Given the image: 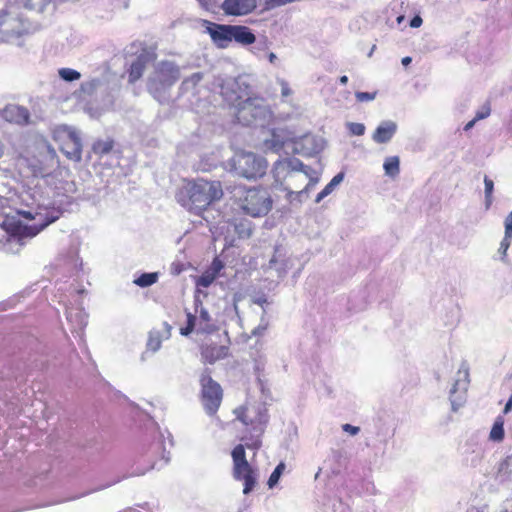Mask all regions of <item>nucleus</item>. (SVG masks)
I'll use <instances>...</instances> for the list:
<instances>
[{
    "mask_svg": "<svg viewBox=\"0 0 512 512\" xmlns=\"http://www.w3.org/2000/svg\"><path fill=\"white\" fill-rule=\"evenodd\" d=\"M273 175L276 185L286 191L289 197H302L318 182L315 171L297 158L277 160Z\"/></svg>",
    "mask_w": 512,
    "mask_h": 512,
    "instance_id": "1",
    "label": "nucleus"
},
{
    "mask_svg": "<svg viewBox=\"0 0 512 512\" xmlns=\"http://www.w3.org/2000/svg\"><path fill=\"white\" fill-rule=\"evenodd\" d=\"M223 196L219 181L197 179L187 182L177 195L178 202L189 212L201 215L214 201Z\"/></svg>",
    "mask_w": 512,
    "mask_h": 512,
    "instance_id": "2",
    "label": "nucleus"
},
{
    "mask_svg": "<svg viewBox=\"0 0 512 512\" xmlns=\"http://www.w3.org/2000/svg\"><path fill=\"white\" fill-rule=\"evenodd\" d=\"M18 213L31 222L26 224H23L21 221L8 223L11 226L9 242L19 243L20 245H23L26 239L36 236L58 218L57 216H49L48 212L45 209H41L39 205L36 210L30 208Z\"/></svg>",
    "mask_w": 512,
    "mask_h": 512,
    "instance_id": "3",
    "label": "nucleus"
},
{
    "mask_svg": "<svg viewBox=\"0 0 512 512\" xmlns=\"http://www.w3.org/2000/svg\"><path fill=\"white\" fill-rule=\"evenodd\" d=\"M32 27L14 0H8L0 10V40L16 42L21 36L30 33Z\"/></svg>",
    "mask_w": 512,
    "mask_h": 512,
    "instance_id": "4",
    "label": "nucleus"
},
{
    "mask_svg": "<svg viewBox=\"0 0 512 512\" xmlns=\"http://www.w3.org/2000/svg\"><path fill=\"white\" fill-rule=\"evenodd\" d=\"M264 147L275 153L283 151L284 154L292 152L304 155H312L321 149L313 135H305L300 140L294 141L286 137L282 130H274L271 137L265 140Z\"/></svg>",
    "mask_w": 512,
    "mask_h": 512,
    "instance_id": "5",
    "label": "nucleus"
},
{
    "mask_svg": "<svg viewBox=\"0 0 512 512\" xmlns=\"http://www.w3.org/2000/svg\"><path fill=\"white\" fill-rule=\"evenodd\" d=\"M180 78V69L172 61H160L155 64L153 72L148 78V91L152 96L162 102L168 91Z\"/></svg>",
    "mask_w": 512,
    "mask_h": 512,
    "instance_id": "6",
    "label": "nucleus"
},
{
    "mask_svg": "<svg viewBox=\"0 0 512 512\" xmlns=\"http://www.w3.org/2000/svg\"><path fill=\"white\" fill-rule=\"evenodd\" d=\"M234 115L239 123L245 126H263L271 117L266 101L250 94L234 107Z\"/></svg>",
    "mask_w": 512,
    "mask_h": 512,
    "instance_id": "7",
    "label": "nucleus"
},
{
    "mask_svg": "<svg viewBox=\"0 0 512 512\" xmlns=\"http://www.w3.org/2000/svg\"><path fill=\"white\" fill-rule=\"evenodd\" d=\"M237 419L245 426H251L250 436H245L243 440H247L248 448L258 449L261 446L260 437L264 432L265 424L268 421L265 408L261 406H246L235 410Z\"/></svg>",
    "mask_w": 512,
    "mask_h": 512,
    "instance_id": "8",
    "label": "nucleus"
},
{
    "mask_svg": "<svg viewBox=\"0 0 512 512\" xmlns=\"http://www.w3.org/2000/svg\"><path fill=\"white\" fill-rule=\"evenodd\" d=\"M228 166L238 176L257 179L266 173L267 161L253 152L237 151L228 161Z\"/></svg>",
    "mask_w": 512,
    "mask_h": 512,
    "instance_id": "9",
    "label": "nucleus"
},
{
    "mask_svg": "<svg viewBox=\"0 0 512 512\" xmlns=\"http://www.w3.org/2000/svg\"><path fill=\"white\" fill-rule=\"evenodd\" d=\"M54 139L60 143L61 151L70 160L78 162L82 158L80 133L72 126L58 125L53 130Z\"/></svg>",
    "mask_w": 512,
    "mask_h": 512,
    "instance_id": "10",
    "label": "nucleus"
},
{
    "mask_svg": "<svg viewBox=\"0 0 512 512\" xmlns=\"http://www.w3.org/2000/svg\"><path fill=\"white\" fill-rule=\"evenodd\" d=\"M218 86L223 100L232 108L249 95L251 88L249 77L245 75L220 79Z\"/></svg>",
    "mask_w": 512,
    "mask_h": 512,
    "instance_id": "11",
    "label": "nucleus"
},
{
    "mask_svg": "<svg viewBox=\"0 0 512 512\" xmlns=\"http://www.w3.org/2000/svg\"><path fill=\"white\" fill-rule=\"evenodd\" d=\"M233 477L244 482L243 493L249 494L256 484V474L246 459L245 448L238 444L232 450Z\"/></svg>",
    "mask_w": 512,
    "mask_h": 512,
    "instance_id": "12",
    "label": "nucleus"
},
{
    "mask_svg": "<svg viewBox=\"0 0 512 512\" xmlns=\"http://www.w3.org/2000/svg\"><path fill=\"white\" fill-rule=\"evenodd\" d=\"M272 207L269 193L264 189H248L241 200V208L252 217L266 215Z\"/></svg>",
    "mask_w": 512,
    "mask_h": 512,
    "instance_id": "13",
    "label": "nucleus"
},
{
    "mask_svg": "<svg viewBox=\"0 0 512 512\" xmlns=\"http://www.w3.org/2000/svg\"><path fill=\"white\" fill-rule=\"evenodd\" d=\"M202 404L209 415L217 412L222 401L221 386L215 382L208 369H205L200 377Z\"/></svg>",
    "mask_w": 512,
    "mask_h": 512,
    "instance_id": "14",
    "label": "nucleus"
},
{
    "mask_svg": "<svg viewBox=\"0 0 512 512\" xmlns=\"http://www.w3.org/2000/svg\"><path fill=\"white\" fill-rule=\"evenodd\" d=\"M468 386V369L465 367H461L459 368L454 377V382L449 392V399L451 403V409L453 412H457L465 404L467 399Z\"/></svg>",
    "mask_w": 512,
    "mask_h": 512,
    "instance_id": "15",
    "label": "nucleus"
},
{
    "mask_svg": "<svg viewBox=\"0 0 512 512\" xmlns=\"http://www.w3.org/2000/svg\"><path fill=\"white\" fill-rule=\"evenodd\" d=\"M204 26L217 46L225 47L228 42H231L232 25L216 24L205 20Z\"/></svg>",
    "mask_w": 512,
    "mask_h": 512,
    "instance_id": "16",
    "label": "nucleus"
},
{
    "mask_svg": "<svg viewBox=\"0 0 512 512\" xmlns=\"http://www.w3.org/2000/svg\"><path fill=\"white\" fill-rule=\"evenodd\" d=\"M221 8L229 15H246L256 8V0H224Z\"/></svg>",
    "mask_w": 512,
    "mask_h": 512,
    "instance_id": "17",
    "label": "nucleus"
},
{
    "mask_svg": "<svg viewBox=\"0 0 512 512\" xmlns=\"http://www.w3.org/2000/svg\"><path fill=\"white\" fill-rule=\"evenodd\" d=\"M195 314L198 317L197 333L210 334L216 330L209 312L198 298L195 299Z\"/></svg>",
    "mask_w": 512,
    "mask_h": 512,
    "instance_id": "18",
    "label": "nucleus"
},
{
    "mask_svg": "<svg viewBox=\"0 0 512 512\" xmlns=\"http://www.w3.org/2000/svg\"><path fill=\"white\" fill-rule=\"evenodd\" d=\"M2 118L8 122L25 125L29 123V111L18 105H7L2 111Z\"/></svg>",
    "mask_w": 512,
    "mask_h": 512,
    "instance_id": "19",
    "label": "nucleus"
},
{
    "mask_svg": "<svg viewBox=\"0 0 512 512\" xmlns=\"http://www.w3.org/2000/svg\"><path fill=\"white\" fill-rule=\"evenodd\" d=\"M397 128L396 122L392 120L382 121L372 134V139L375 143L386 144L393 138Z\"/></svg>",
    "mask_w": 512,
    "mask_h": 512,
    "instance_id": "20",
    "label": "nucleus"
},
{
    "mask_svg": "<svg viewBox=\"0 0 512 512\" xmlns=\"http://www.w3.org/2000/svg\"><path fill=\"white\" fill-rule=\"evenodd\" d=\"M201 354L206 362L213 364L217 360L223 359L227 356L228 347L224 345H206L202 348Z\"/></svg>",
    "mask_w": 512,
    "mask_h": 512,
    "instance_id": "21",
    "label": "nucleus"
},
{
    "mask_svg": "<svg viewBox=\"0 0 512 512\" xmlns=\"http://www.w3.org/2000/svg\"><path fill=\"white\" fill-rule=\"evenodd\" d=\"M67 320L75 331L82 332L88 323V314L83 309L70 308L67 310Z\"/></svg>",
    "mask_w": 512,
    "mask_h": 512,
    "instance_id": "22",
    "label": "nucleus"
},
{
    "mask_svg": "<svg viewBox=\"0 0 512 512\" xmlns=\"http://www.w3.org/2000/svg\"><path fill=\"white\" fill-rule=\"evenodd\" d=\"M255 35L251 29L246 26L232 25L231 41L234 40L237 43L243 45H249L255 42Z\"/></svg>",
    "mask_w": 512,
    "mask_h": 512,
    "instance_id": "23",
    "label": "nucleus"
},
{
    "mask_svg": "<svg viewBox=\"0 0 512 512\" xmlns=\"http://www.w3.org/2000/svg\"><path fill=\"white\" fill-rule=\"evenodd\" d=\"M471 442L472 443H470V440L466 441V443L462 446V453L465 455V461L467 464L476 467L479 462V446L477 436H475V441L474 439H471Z\"/></svg>",
    "mask_w": 512,
    "mask_h": 512,
    "instance_id": "24",
    "label": "nucleus"
},
{
    "mask_svg": "<svg viewBox=\"0 0 512 512\" xmlns=\"http://www.w3.org/2000/svg\"><path fill=\"white\" fill-rule=\"evenodd\" d=\"M147 60H148V56L145 54H141L131 64L130 70H129V81L130 82H135L142 76Z\"/></svg>",
    "mask_w": 512,
    "mask_h": 512,
    "instance_id": "25",
    "label": "nucleus"
},
{
    "mask_svg": "<svg viewBox=\"0 0 512 512\" xmlns=\"http://www.w3.org/2000/svg\"><path fill=\"white\" fill-rule=\"evenodd\" d=\"M400 160L397 156H391L385 159L383 168L385 174L389 177H395L399 174L400 171Z\"/></svg>",
    "mask_w": 512,
    "mask_h": 512,
    "instance_id": "26",
    "label": "nucleus"
},
{
    "mask_svg": "<svg viewBox=\"0 0 512 512\" xmlns=\"http://www.w3.org/2000/svg\"><path fill=\"white\" fill-rule=\"evenodd\" d=\"M158 280V273H142L138 278L134 280V283L139 287H149L156 283Z\"/></svg>",
    "mask_w": 512,
    "mask_h": 512,
    "instance_id": "27",
    "label": "nucleus"
},
{
    "mask_svg": "<svg viewBox=\"0 0 512 512\" xmlns=\"http://www.w3.org/2000/svg\"><path fill=\"white\" fill-rule=\"evenodd\" d=\"M504 422L498 417L493 424V427L490 431L489 438L492 441L499 442L504 438Z\"/></svg>",
    "mask_w": 512,
    "mask_h": 512,
    "instance_id": "28",
    "label": "nucleus"
},
{
    "mask_svg": "<svg viewBox=\"0 0 512 512\" xmlns=\"http://www.w3.org/2000/svg\"><path fill=\"white\" fill-rule=\"evenodd\" d=\"M17 4H21L24 8L30 10L42 11L46 4L52 0H14Z\"/></svg>",
    "mask_w": 512,
    "mask_h": 512,
    "instance_id": "29",
    "label": "nucleus"
},
{
    "mask_svg": "<svg viewBox=\"0 0 512 512\" xmlns=\"http://www.w3.org/2000/svg\"><path fill=\"white\" fill-rule=\"evenodd\" d=\"M203 79V73L196 72L193 73L190 77L185 78L181 84V88L184 91L193 90Z\"/></svg>",
    "mask_w": 512,
    "mask_h": 512,
    "instance_id": "30",
    "label": "nucleus"
},
{
    "mask_svg": "<svg viewBox=\"0 0 512 512\" xmlns=\"http://www.w3.org/2000/svg\"><path fill=\"white\" fill-rule=\"evenodd\" d=\"M198 317L197 314L187 313V325L180 329V334L188 336L194 330L197 332Z\"/></svg>",
    "mask_w": 512,
    "mask_h": 512,
    "instance_id": "31",
    "label": "nucleus"
},
{
    "mask_svg": "<svg viewBox=\"0 0 512 512\" xmlns=\"http://www.w3.org/2000/svg\"><path fill=\"white\" fill-rule=\"evenodd\" d=\"M286 465L284 462H280L274 469V471L271 473L267 485L270 489L274 488L279 480L283 472L285 471Z\"/></svg>",
    "mask_w": 512,
    "mask_h": 512,
    "instance_id": "32",
    "label": "nucleus"
},
{
    "mask_svg": "<svg viewBox=\"0 0 512 512\" xmlns=\"http://www.w3.org/2000/svg\"><path fill=\"white\" fill-rule=\"evenodd\" d=\"M58 74L61 79L67 82L78 80L81 77V74L77 70L71 68H61Z\"/></svg>",
    "mask_w": 512,
    "mask_h": 512,
    "instance_id": "33",
    "label": "nucleus"
},
{
    "mask_svg": "<svg viewBox=\"0 0 512 512\" xmlns=\"http://www.w3.org/2000/svg\"><path fill=\"white\" fill-rule=\"evenodd\" d=\"M112 147L113 145L111 141L99 140L93 144L92 149L94 153L103 155L109 153Z\"/></svg>",
    "mask_w": 512,
    "mask_h": 512,
    "instance_id": "34",
    "label": "nucleus"
},
{
    "mask_svg": "<svg viewBox=\"0 0 512 512\" xmlns=\"http://www.w3.org/2000/svg\"><path fill=\"white\" fill-rule=\"evenodd\" d=\"M162 340L160 338L159 333H150L148 341H147V348L151 350L152 352H156L161 347Z\"/></svg>",
    "mask_w": 512,
    "mask_h": 512,
    "instance_id": "35",
    "label": "nucleus"
},
{
    "mask_svg": "<svg viewBox=\"0 0 512 512\" xmlns=\"http://www.w3.org/2000/svg\"><path fill=\"white\" fill-rule=\"evenodd\" d=\"M484 184H485V205H486V209H488L492 204V192L494 189V183L491 179L485 177Z\"/></svg>",
    "mask_w": 512,
    "mask_h": 512,
    "instance_id": "36",
    "label": "nucleus"
},
{
    "mask_svg": "<svg viewBox=\"0 0 512 512\" xmlns=\"http://www.w3.org/2000/svg\"><path fill=\"white\" fill-rule=\"evenodd\" d=\"M217 277H215L212 273H210L208 270H206L196 281L198 286L207 288L209 287L214 280Z\"/></svg>",
    "mask_w": 512,
    "mask_h": 512,
    "instance_id": "37",
    "label": "nucleus"
},
{
    "mask_svg": "<svg viewBox=\"0 0 512 512\" xmlns=\"http://www.w3.org/2000/svg\"><path fill=\"white\" fill-rule=\"evenodd\" d=\"M377 96V92H356L355 97L359 102H371Z\"/></svg>",
    "mask_w": 512,
    "mask_h": 512,
    "instance_id": "38",
    "label": "nucleus"
},
{
    "mask_svg": "<svg viewBox=\"0 0 512 512\" xmlns=\"http://www.w3.org/2000/svg\"><path fill=\"white\" fill-rule=\"evenodd\" d=\"M348 129L351 134L361 136L365 133V125L362 123H348Z\"/></svg>",
    "mask_w": 512,
    "mask_h": 512,
    "instance_id": "39",
    "label": "nucleus"
},
{
    "mask_svg": "<svg viewBox=\"0 0 512 512\" xmlns=\"http://www.w3.org/2000/svg\"><path fill=\"white\" fill-rule=\"evenodd\" d=\"M335 188L336 187L331 182H329L323 188V190L318 193V195L316 196L315 202L320 203L325 197H327L329 194H331Z\"/></svg>",
    "mask_w": 512,
    "mask_h": 512,
    "instance_id": "40",
    "label": "nucleus"
},
{
    "mask_svg": "<svg viewBox=\"0 0 512 512\" xmlns=\"http://www.w3.org/2000/svg\"><path fill=\"white\" fill-rule=\"evenodd\" d=\"M268 328V321L264 318V315L261 317V321L257 327L252 330V335L254 336H262Z\"/></svg>",
    "mask_w": 512,
    "mask_h": 512,
    "instance_id": "41",
    "label": "nucleus"
},
{
    "mask_svg": "<svg viewBox=\"0 0 512 512\" xmlns=\"http://www.w3.org/2000/svg\"><path fill=\"white\" fill-rule=\"evenodd\" d=\"M277 83L281 88V95L283 98H286V97H289L290 95H292V90L289 87V84L286 80H284L282 78H278Z\"/></svg>",
    "mask_w": 512,
    "mask_h": 512,
    "instance_id": "42",
    "label": "nucleus"
},
{
    "mask_svg": "<svg viewBox=\"0 0 512 512\" xmlns=\"http://www.w3.org/2000/svg\"><path fill=\"white\" fill-rule=\"evenodd\" d=\"M240 238H249L252 234L251 227L248 224L241 223L236 227Z\"/></svg>",
    "mask_w": 512,
    "mask_h": 512,
    "instance_id": "43",
    "label": "nucleus"
},
{
    "mask_svg": "<svg viewBox=\"0 0 512 512\" xmlns=\"http://www.w3.org/2000/svg\"><path fill=\"white\" fill-rule=\"evenodd\" d=\"M224 265L221 260L218 258H215L210 267L208 268V271L212 273L215 277H217L220 273V271L223 269Z\"/></svg>",
    "mask_w": 512,
    "mask_h": 512,
    "instance_id": "44",
    "label": "nucleus"
},
{
    "mask_svg": "<svg viewBox=\"0 0 512 512\" xmlns=\"http://www.w3.org/2000/svg\"><path fill=\"white\" fill-rule=\"evenodd\" d=\"M269 266L270 268H275L278 272V275L281 277V276H284L286 274V268L282 267V266H277V259L275 256H273L270 261H269Z\"/></svg>",
    "mask_w": 512,
    "mask_h": 512,
    "instance_id": "45",
    "label": "nucleus"
},
{
    "mask_svg": "<svg viewBox=\"0 0 512 512\" xmlns=\"http://www.w3.org/2000/svg\"><path fill=\"white\" fill-rule=\"evenodd\" d=\"M343 431L349 433L350 435L354 436L357 435L360 431V428L357 426H353L351 424H344L342 426Z\"/></svg>",
    "mask_w": 512,
    "mask_h": 512,
    "instance_id": "46",
    "label": "nucleus"
},
{
    "mask_svg": "<svg viewBox=\"0 0 512 512\" xmlns=\"http://www.w3.org/2000/svg\"><path fill=\"white\" fill-rule=\"evenodd\" d=\"M509 247H510V240L507 238H504L500 243V247H499L498 251H499V253L502 254L503 257H505Z\"/></svg>",
    "mask_w": 512,
    "mask_h": 512,
    "instance_id": "47",
    "label": "nucleus"
},
{
    "mask_svg": "<svg viewBox=\"0 0 512 512\" xmlns=\"http://www.w3.org/2000/svg\"><path fill=\"white\" fill-rule=\"evenodd\" d=\"M479 119H480V112L478 111V112H476V114H475L474 118H473L471 121H469V122L464 126V130H465V131L470 130V129L475 125V123H476Z\"/></svg>",
    "mask_w": 512,
    "mask_h": 512,
    "instance_id": "48",
    "label": "nucleus"
},
{
    "mask_svg": "<svg viewBox=\"0 0 512 512\" xmlns=\"http://www.w3.org/2000/svg\"><path fill=\"white\" fill-rule=\"evenodd\" d=\"M423 20L419 15L414 16L410 21V26L412 28H418L422 25Z\"/></svg>",
    "mask_w": 512,
    "mask_h": 512,
    "instance_id": "49",
    "label": "nucleus"
},
{
    "mask_svg": "<svg viewBox=\"0 0 512 512\" xmlns=\"http://www.w3.org/2000/svg\"><path fill=\"white\" fill-rule=\"evenodd\" d=\"M344 179V173L343 172H340L338 174H336L332 179H331V183L337 187Z\"/></svg>",
    "mask_w": 512,
    "mask_h": 512,
    "instance_id": "50",
    "label": "nucleus"
},
{
    "mask_svg": "<svg viewBox=\"0 0 512 512\" xmlns=\"http://www.w3.org/2000/svg\"><path fill=\"white\" fill-rule=\"evenodd\" d=\"M199 4L207 11H213L214 8L216 7L214 0H206V4L205 3H199Z\"/></svg>",
    "mask_w": 512,
    "mask_h": 512,
    "instance_id": "51",
    "label": "nucleus"
},
{
    "mask_svg": "<svg viewBox=\"0 0 512 512\" xmlns=\"http://www.w3.org/2000/svg\"><path fill=\"white\" fill-rule=\"evenodd\" d=\"M466 512H480L477 496H475V498L473 499V503L471 504V507Z\"/></svg>",
    "mask_w": 512,
    "mask_h": 512,
    "instance_id": "52",
    "label": "nucleus"
},
{
    "mask_svg": "<svg viewBox=\"0 0 512 512\" xmlns=\"http://www.w3.org/2000/svg\"><path fill=\"white\" fill-rule=\"evenodd\" d=\"M124 478H126V477L124 476V477H122V478H118V479L114 480L113 482H111V483H109V484H107V485H104V486H102V487H100V488H98V489H95L94 491H98V490H101V489H104V488L110 487V486H112V485H114V484H116V483H119V482H120L122 479H124Z\"/></svg>",
    "mask_w": 512,
    "mask_h": 512,
    "instance_id": "53",
    "label": "nucleus"
},
{
    "mask_svg": "<svg viewBox=\"0 0 512 512\" xmlns=\"http://www.w3.org/2000/svg\"><path fill=\"white\" fill-rule=\"evenodd\" d=\"M504 238H507L509 240L512 239V226L505 227V236Z\"/></svg>",
    "mask_w": 512,
    "mask_h": 512,
    "instance_id": "54",
    "label": "nucleus"
},
{
    "mask_svg": "<svg viewBox=\"0 0 512 512\" xmlns=\"http://www.w3.org/2000/svg\"><path fill=\"white\" fill-rule=\"evenodd\" d=\"M512 226V211L505 218V227Z\"/></svg>",
    "mask_w": 512,
    "mask_h": 512,
    "instance_id": "55",
    "label": "nucleus"
},
{
    "mask_svg": "<svg viewBox=\"0 0 512 512\" xmlns=\"http://www.w3.org/2000/svg\"><path fill=\"white\" fill-rule=\"evenodd\" d=\"M489 115H490V108L482 107V119L488 117Z\"/></svg>",
    "mask_w": 512,
    "mask_h": 512,
    "instance_id": "56",
    "label": "nucleus"
},
{
    "mask_svg": "<svg viewBox=\"0 0 512 512\" xmlns=\"http://www.w3.org/2000/svg\"><path fill=\"white\" fill-rule=\"evenodd\" d=\"M256 304L260 305L262 308L264 306V304L267 302V300L265 298H258L254 301Z\"/></svg>",
    "mask_w": 512,
    "mask_h": 512,
    "instance_id": "57",
    "label": "nucleus"
},
{
    "mask_svg": "<svg viewBox=\"0 0 512 512\" xmlns=\"http://www.w3.org/2000/svg\"><path fill=\"white\" fill-rule=\"evenodd\" d=\"M268 58H269L270 63H275V61L277 60V56H276V54H275V53H273V52H271V53L269 54Z\"/></svg>",
    "mask_w": 512,
    "mask_h": 512,
    "instance_id": "58",
    "label": "nucleus"
},
{
    "mask_svg": "<svg viewBox=\"0 0 512 512\" xmlns=\"http://www.w3.org/2000/svg\"><path fill=\"white\" fill-rule=\"evenodd\" d=\"M411 61H412L411 57L407 56V57H404L401 62L404 66H407L411 63Z\"/></svg>",
    "mask_w": 512,
    "mask_h": 512,
    "instance_id": "59",
    "label": "nucleus"
},
{
    "mask_svg": "<svg viewBox=\"0 0 512 512\" xmlns=\"http://www.w3.org/2000/svg\"><path fill=\"white\" fill-rule=\"evenodd\" d=\"M339 82L342 85H346L348 83V77L346 75H343L339 78Z\"/></svg>",
    "mask_w": 512,
    "mask_h": 512,
    "instance_id": "60",
    "label": "nucleus"
},
{
    "mask_svg": "<svg viewBox=\"0 0 512 512\" xmlns=\"http://www.w3.org/2000/svg\"><path fill=\"white\" fill-rule=\"evenodd\" d=\"M403 19H404V16H399V17L397 18V21L400 23V22H402V20H403Z\"/></svg>",
    "mask_w": 512,
    "mask_h": 512,
    "instance_id": "61",
    "label": "nucleus"
},
{
    "mask_svg": "<svg viewBox=\"0 0 512 512\" xmlns=\"http://www.w3.org/2000/svg\"><path fill=\"white\" fill-rule=\"evenodd\" d=\"M163 458H164V460H165V463H168V462H169V457H168V456H167V457H165V456H164Z\"/></svg>",
    "mask_w": 512,
    "mask_h": 512,
    "instance_id": "62",
    "label": "nucleus"
},
{
    "mask_svg": "<svg viewBox=\"0 0 512 512\" xmlns=\"http://www.w3.org/2000/svg\"><path fill=\"white\" fill-rule=\"evenodd\" d=\"M320 472H321V469H319V470H318V472L316 473V475H315V478H316V479L318 478V476H319Z\"/></svg>",
    "mask_w": 512,
    "mask_h": 512,
    "instance_id": "63",
    "label": "nucleus"
},
{
    "mask_svg": "<svg viewBox=\"0 0 512 512\" xmlns=\"http://www.w3.org/2000/svg\"><path fill=\"white\" fill-rule=\"evenodd\" d=\"M198 3H205L206 4V0H197Z\"/></svg>",
    "mask_w": 512,
    "mask_h": 512,
    "instance_id": "64",
    "label": "nucleus"
}]
</instances>
